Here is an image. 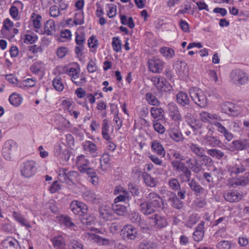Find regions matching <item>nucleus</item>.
<instances>
[{
  "mask_svg": "<svg viewBox=\"0 0 249 249\" xmlns=\"http://www.w3.org/2000/svg\"><path fill=\"white\" fill-rule=\"evenodd\" d=\"M37 170V163L33 160H25L20 165V175L24 178L33 177L36 174Z\"/></svg>",
  "mask_w": 249,
  "mask_h": 249,
  "instance_id": "obj_2",
  "label": "nucleus"
},
{
  "mask_svg": "<svg viewBox=\"0 0 249 249\" xmlns=\"http://www.w3.org/2000/svg\"><path fill=\"white\" fill-rule=\"evenodd\" d=\"M156 208L148 201H145L140 205V210L144 215H148L155 213Z\"/></svg>",
  "mask_w": 249,
  "mask_h": 249,
  "instance_id": "obj_26",
  "label": "nucleus"
},
{
  "mask_svg": "<svg viewBox=\"0 0 249 249\" xmlns=\"http://www.w3.org/2000/svg\"><path fill=\"white\" fill-rule=\"evenodd\" d=\"M60 221L69 227L72 228L75 225L74 223L71 221L70 217L68 216H62L60 218Z\"/></svg>",
  "mask_w": 249,
  "mask_h": 249,
  "instance_id": "obj_63",
  "label": "nucleus"
},
{
  "mask_svg": "<svg viewBox=\"0 0 249 249\" xmlns=\"http://www.w3.org/2000/svg\"><path fill=\"white\" fill-rule=\"evenodd\" d=\"M54 153L56 157L66 161L68 160L70 157L69 152L67 149V146L63 142L55 145Z\"/></svg>",
  "mask_w": 249,
  "mask_h": 249,
  "instance_id": "obj_10",
  "label": "nucleus"
},
{
  "mask_svg": "<svg viewBox=\"0 0 249 249\" xmlns=\"http://www.w3.org/2000/svg\"><path fill=\"white\" fill-rule=\"evenodd\" d=\"M249 182V179L247 177H242L239 178L229 179L228 180L229 185L234 187L235 186L242 185L245 186Z\"/></svg>",
  "mask_w": 249,
  "mask_h": 249,
  "instance_id": "obj_31",
  "label": "nucleus"
},
{
  "mask_svg": "<svg viewBox=\"0 0 249 249\" xmlns=\"http://www.w3.org/2000/svg\"><path fill=\"white\" fill-rule=\"evenodd\" d=\"M213 131L208 127H207L205 130L200 131L202 144L211 148L220 147L222 143V142L218 137L213 136Z\"/></svg>",
  "mask_w": 249,
  "mask_h": 249,
  "instance_id": "obj_1",
  "label": "nucleus"
},
{
  "mask_svg": "<svg viewBox=\"0 0 249 249\" xmlns=\"http://www.w3.org/2000/svg\"><path fill=\"white\" fill-rule=\"evenodd\" d=\"M177 101L179 105L184 107L189 105L190 100L186 93L180 91L177 94Z\"/></svg>",
  "mask_w": 249,
  "mask_h": 249,
  "instance_id": "obj_35",
  "label": "nucleus"
},
{
  "mask_svg": "<svg viewBox=\"0 0 249 249\" xmlns=\"http://www.w3.org/2000/svg\"><path fill=\"white\" fill-rule=\"evenodd\" d=\"M170 137L176 142H180L183 141L184 138L181 132L175 128H173L169 131Z\"/></svg>",
  "mask_w": 249,
  "mask_h": 249,
  "instance_id": "obj_36",
  "label": "nucleus"
},
{
  "mask_svg": "<svg viewBox=\"0 0 249 249\" xmlns=\"http://www.w3.org/2000/svg\"><path fill=\"white\" fill-rule=\"evenodd\" d=\"M174 69L177 74L180 78H183L188 73V68L186 63L184 61L178 60L173 66Z\"/></svg>",
  "mask_w": 249,
  "mask_h": 249,
  "instance_id": "obj_20",
  "label": "nucleus"
},
{
  "mask_svg": "<svg viewBox=\"0 0 249 249\" xmlns=\"http://www.w3.org/2000/svg\"><path fill=\"white\" fill-rule=\"evenodd\" d=\"M225 199L230 202L238 201L242 198V195L236 191H231L225 193L224 195Z\"/></svg>",
  "mask_w": 249,
  "mask_h": 249,
  "instance_id": "obj_29",
  "label": "nucleus"
},
{
  "mask_svg": "<svg viewBox=\"0 0 249 249\" xmlns=\"http://www.w3.org/2000/svg\"><path fill=\"white\" fill-rule=\"evenodd\" d=\"M230 80L234 84L243 85L249 81L248 75L243 71L239 69L233 70L230 73Z\"/></svg>",
  "mask_w": 249,
  "mask_h": 249,
  "instance_id": "obj_5",
  "label": "nucleus"
},
{
  "mask_svg": "<svg viewBox=\"0 0 249 249\" xmlns=\"http://www.w3.org/2000/svg\"><path fill=\"white\" fill-rule=\"evenodd\" d=\"M53 247L55 249H64L65 243L63 237L61 235L55 236L51 239Z\"/></svg>",
  "mask_w": 249,
  "mask_h": 249,
  "instance_id": "obj_32",
  "label": "nucleus"
},
{
  "mask_svg": "<svg viewBox=\"0 0 249 249\" xmlns=\"http://www.w3.org/2000/svg\"><path fill=\"white\" fill-rule=\"evenodd\" d=\"M249 148V141L247 139H239L233 141L229 145L231 151H241Z\"/></svg>",
  "mask_w": 249,
  "mask_h": 249,
  "instance_id": "obj_16",
  "label": "nucleus"
},
{
  "mask_svg": "<svg viewBox=\"0 0 249 249\" xmlns=\"http://www.w3.org/2000/svg\"><path fill=\"white\" fill-rule=\"evenodd\" d=\"M80 220L83 225L87 226V227L91 226L94 223L95 217L92 215H88L83 214L81 216ZM89 228V227H88Z\"/></svg>",
  "mask_w": 249,
  "mask_h": 249,
  "instance_id": "obj_40",
  "label": "nucleus"
},
{
  "mask_svg": "<svg viewBox=\"0 0 249 249\" xmlns=\"http://www.w3.org/2000/svg\"><path fill=\"white\" fill-rule=\"evenodd\" d=\"M191 151L198 157L203 156L205 153L204 148L199 146L198 145L195 143H192L190 146Z\"/></svg>",
  "mask_w": 249,
  "mask_h": 249,
  "instance_id": "obj_45",
  "label": "nucleus"
},
{
  "mask_svg": "<svg viewBox=\"0 0 249 249\" xmlns=\"http://www.w3.org/2000/svg\"><path fill=\"white\" fill-rule=\"evenodd\" d=\"M207 153L210 156L218 160L221 159L224 156V152L220 150L215 148L208 149Z\"/></svg>",
  "mask_w": 249,
  "mask_h": 249,
  "instance_id": "obj_41",
  "label": "nucleus"
},
{
  "mask_svg": "<svg viewBox=\"0 0 249 249\" xmlns=\"http://www.w3.org/2000/svg\"><path fill=\"white\" fill-rule=\"evenodd\" d=\"M112 45L114 51L119 52L121 51V40L118 37H114L112 39Z\"/></svg>",
  "mask_w": 249,
  "mask_h": 249,
  "instance_id": "obj_56",
  "label": "nucleus"
},
{
  "mask_svg": "<svg viewBox=\"0 0 249 249\" xmlns=\"http://www.w3.org/2000/svg\"><path fill=\"white\" fill-rule=\"evenodd\" d=\"M204 225V222L201 221L193 232V238L195 241L199 242L202 240L205 232Z\"/></svg>",
  "mask_w": 249,
  "mask_h": 249,
  "instance_id": "obj_25",
  "label": "nucleus"
},
{
  "mask_svg": "<svg viewBox=\"0 0 249 249\" xmlns=\"http://www.w3.org/2000/svg\"><path fill=\"white\" fill-rule=\"evenodd\" d=\"M200 120L205 123H209L213 125L215 122L223 121L220 116L216 114H212L206 111H202L199 113Z\"/></svg>",
  "mask_w": 249,
  "mask_h": 249,
  "instance_id": "obj_17",
  "label": "nucleus"
},
{
  "mask_svg": "<svg viewBox=\"0 0 249 249\" xmlns=\"http://www.w3.org/2000/svg\"><path fill=\"white\" fill-rule=\"evenodd\" d=\"M227 169L231 176L244 172L246 171L244 160L237 159L231 164L227 166Z\"/></svg>",
  "mask_w": 249,
  "mask_h": 249,
  "instance_id": "obj_8",
  "label": "nucleus"
},
{
  "mask_svg": "<svg viewBox=\"0 0 249 249\" xmlns=\"http://www.w3.org/2000/svg\"><path fill=\"white\" fill-rule=\"evenodd\" d=\"M160 52L168 59L172 58L175 55V52L172 49L166 47L161 48Z\"/></svg>",
  "mask_w": 249,
  "mask_h": 249,
  "instance_id": "obj_49",
  "label": "nucleus"
},
{
  "mask_svg": "<svg viewBox=\"0 0 249 249\" xmlns=\"http://www.w3.org/2000/svg\"><path fill=\"white\" fill-rule=\"evenodd\" d=\"M82 146L85 151L90 153H96L98 150L97 146L92 142L86 141L83 142Z\"/></svg>",
  "mask_w": 249,
  "mask_h": 249,
  "instance_id": "obj_37",
  "label": "nucleus"
},
{
  "mask_svg": "<svg viewBox=\"0 0 249 249\" xmlns=\"http://www.w3.org/2000/svg\"><path fill=\"white\" fill-rule=\"evenodd\" d=\"M13 216L16 221L18 222L22 225L27 228L31 227L30 224L19 213L14 212Z\"/></svg>",
  "mask_w": 249,
  "mask_h": 249,
  "instance_id": "obj_44",
  "label": "nucleus"
},
{
  "mask_svg": "<svg viewBox=\"0 0 249 249\" xmlns=\"http://www.w3.org/2000/svg\"><path fill=\"white\" fill-rule=\"evenodd\" d=\"M147 65L149 71L154 73H160L164 67V62L160 59L153 57L148 60Z\"/></svg>",
  "mask_w": 249,
  "mask_h": 249,
  "instance_id": "obj_12",
  "label": "nucleus"
},
{
  "mask_svg": "<svg viewBox=\"0 0 249 249\" xmlns=\"http://www.w3.org/2000/svg\"><path fill=\"white\" fill-rule=\"evenodd\" d=\"M3 249H21L18 242L12 238L4 240L2 242Z\"/></svg>",
  "mask_w": 249,
  "mask_h": 249,
  "instance_id": "obj_28",
  "label": "nucleus"
},
{
  "mask_svg": "<svg viewBox=\"0 0 249 249\" xmlns=\"http://www.w3.org/2000/svg\"><path fill=\"white\" fill-rule=\"evenodd\" d=\"M158 244L154 240H143L139 245V249H158Z\"/></svg>",
  "mask_w": 249,
  "mask_h": 249,
  "instance_id": "obj_33",
  "label": "nucleus"
},
{
  "mask_svg": "<svg viewBox=\"0 0 249 249\" xmlns=\"http://www.w3.org/2000/svg\"><path fill=\"white\" fill-rule=\"evenodd\" d=\"M86 237L88 239L91 240L93 242L97 244L99 246H107L110 244V241L108 239L103 237L99 235L91 233H87L86 234Z\"/></svg>",
  "mask_w": 249,
  "mask_h": 249,
  "instance_id": "obj_19",
  "label": "nucleus"
},
{
  "mask_svg": "<svg viewBox=\"0 0 249 249\" xmlns=\"http://www.w3.org/2000/svg\"><path fill=\"white\" fill-rule=\"evenodd\" d=\"M44 33L47 35H52L55 30L54 21L52 19L47 21L44 24Z\"/></svg>",
  "mask_w": 249,
  "mask_h": 249,
  "instance_id": "obj_38",
  "label": "nucleus"
},
{
  "mask_svg": "<svg viewBox=\"0 0 249 249\" xmlns=\"http://www.w3.org/2000/svg\"><path fill=\"white\" fill-rule=\"evenodd\" d=\"M146 198L156 209H163L164 203L159 194L154 192L150 193L146 196Z\"/></svg>",
  "mask_w": 249,
  "mask_h": 249,
  "instance_id": "obj_11",
  "label": "nucleus"
},
{
  "mask_svg": "<svg viewBox=\"0 0 249 249\" xmlns=\"http://www.w3.org/2000/svg\"><path fill=\"white\" fill-rule=\"evenodd\" d=\"M9 101L11 105L18 107L22 103V98L20 95L14 93L10 96Z\"/></svg>",
  "mask_w": 249,
  "mask_h": 249,
  "instance_id": "obj_43",
  "label": "nucleus"
},
{
  "mask_svg": "<svg viewBox=\"0 0 249 249\" xmlns=\"http://www.w3.org/2000/svg\"><path fill=\"white\" fill-rule=\"evenodd\" d=\"M171 203V205L175 208L180 209L183 207V203L177 196L175 194H172V196L169 200Z\"/></svg>",
  "mask_w": 249,
  "mask_h": 249,
  "instance_id": "obj_46",
  "label": "nucleus"
},
{
  "mask_svg": "<svg viewBox=\"0 0 249 249\" xmlns=\"http://www.w3.org/2000/svg\"><path fill=\"white\" fill-rule=\"evenodd\" d=\"M189 93L196 104L201 107H205L208 105V99L205 92L197 88H191Z\"/></svg>",
  "mask_w": 249,
  "mask_h": 249,
  "instance_id": "obj_4",
  "label": "nucleus"
},
{
  "mask_svg": "<svg viewBox=\"0 0 249 249\" xmlns=\"http://www.w3.org/2000/svg\"><path fill=\"white\" fill-rule=\"evenodd\" d=\"M168 184L170 187L175 191L178 190L180 187L178 179L176 178H172L170 179L169 180Z\"/></svg>",
  "mask_w": 249,
  "mask_h": 249,
  "instance_id": "obj_61",
  "label": "nucleus"
},
{
  "mask_svg": "<svg viewBox=\"0 0 249 249\" xmlns=\"http://www.w3.org/2000/svg\"><path fill=\"white\" fill-rule=\"evenodd\" d=\"M224 122H225V123H224V124H225L226 123L229 124L228 128L230 130L233 132L238 130L239 127L237 123L229 120H225Z\"/></svg>",
  "mask_w": 249,
  "mask_h": 249,
  "instance_id": "obj_58",
  "label": "nucleus"
},
{
  "mask_svg": "<svg viewBox=\"0 0 249 249\" xmlns=\"http://www.w3.org/2000/svg\"><path fill=\"white\" fill-rule=\"evenodd\" d=\"M213 125L217 128V130L220 133L223 135L224 138L228 141H231L233 138V135L229 131L228 128H226L223 124L218 122H215L213 123Z\"/></svg>",
  "mask_w": 249,
  "mask_h": 249,
  "instance_id": "obj_23",
  "label": "nucleus"
},
{
  "mask_svg": "<svg viewBox=\"0 0 249 249\" xmlns=\"http://www.w3.org/2000/svg\"><path fill=\"white\" fill-rule=\"evenodd\" d=\"M67 170L66 168H61L59 170L58 178L63 182L67 183Z\"/></svg>",
  "mask_w": 249,
  "mask_h": 249,
  "instance_id": "obj_60",
  "label": "nucleus"
},
{
  "mask_svg": "<svg viewBox=\"0 0 249 249\" xmlns=\"http://www.w3.org/2000/svg\"><path fill=\"white\" fill-rule=\"evenodd\" d=\"M146 100L149 104L155 106H158L160 104V102L157 98L154 96L151 93H147L146 94Z\"/></svg>",
  "mask_w": 249,
  "mask_h": 249,
  "instance_id": "obj_54",
  "label": "nucleus"
},
{
  "mask_svg": "<svg viewBox=\"0 0 249 249\" xmlns=\"http://www.w3.org/2000/svg\"><path fill=\"white\" fill-rule=\"evenodd\" d=\"M185 162L190 170L195 173H198L202 169V165L198 162V160L196 158H188Z\"/></svg>",
  "mask_w": 249,
  "mask_h": 249,
  "instance_id": "obj_22",
  "label": "nucleus"
},
{
  "mask_svg": "<svg viewBox=\"0 0 249 249\" xmlns=\"http://www.w3.org/2000/svg\"><path fill=\"white\" fill-rule=\"evenodd\" d=\"M167 112L171 119L175 122L179 123L182 120V116L178 108L174 103H170L167 106Z\"/></svg>",
  "mask_w": 249,
  "mask_h": 249,
  "instance_id": "obj_15",
  "label": "nucleus"
},
{
  "mask_svg": "<svg viewBox=\"0 0 249 249\" xmlns=\"http://www.w3.org/2000/svg\"><path fill=\"white\" fill-rule=\"evenodd\" d=\"M150 227L156 230L162 229L167 225L166 218L159 214H155L148 218Z\"/></svg>",
  "mask_w": 249,
  "mask_h": 249,
  "instance_id": "obj_7",
  "label": "nucleus"
},
{
  "mask_svg": "<svg viewBox=\"0 0 249 249\" xmlns=\"http://www.w3.org/2000/svg\"><path fill=\"white\" fill-rule=\"evenodd\" d=\"M152 81L159 91L163 92L170 90V85L164 78L160 76L154 77Z\"/></svg>",
  "mask_w": 249,
  "mask_h": 249,
  "instance_id": "obj_18",
  "label": "nucleus"
},
{
  "mask_svg": "<svg viewBox=\"0 0 249 249\" xmlns=\"http://www.w3.org/2000/svg\"><path fill=\"white\" fill-rule=\"evenodd\" d=\"M153 127L154 130L157 132L158 133L162 134L165 131V128L164 126L161 124L160 123L154 121L153 123Z\"/></svg>",
  "mask_w": 249,
  "mask_h": 249,
  "instance_id": "obj_62",
  "label": "nucleus"
},
{
  "mask_svg": "<svg viewBox=\"0 0 249 249\" xmlns=\"http://www.w3.org/2000/svg\"><path fill=\"white\" fill-rule=\"evenodd\" d=\"M112 210L119 215H124L127 211V208L124 205L114 203L112 206Z\"/></svg>",
  "mask_w": 249,
  "mask_h": 249,
  "instance_id": "obj_42",
  "label": "nucleus"
},
{
  "mask_svg": "<svg viewBox=\"0 0 249 249\" xmlns=\"http://www.w3.org/2000/svg\"><path fill=\"white\" fill-rule=\"evenodd\" d=\"M199 220V217L196 213L192 214L185 224V226L191 228Z\"/></svg>",
  "mask_w": 249,
  "mask_h": 249,
  "instance_id": "obj_51",
  "label": "nucleus"
},
{
  "mask_svg": "<svg viewBox=\"0 0 249 249\" xmlns=\"http://www.w3.org/2000/svg\"><path fill=\"white\" fill-rule=\"evenodd\" d=\"M150 112L153 117L156 119L162 116L163 110L161 108L152 107L150 109Z\"/></svg>",
  "mask_w": 249,
  "mask_h": 249,
  "instance_id": "obj_55",
  "label": "nucleus"
},
{
  "mask_svg": "<svg viewBox=\"0 0 249 249\" xmlns=\"http://www.w3.org/2000/svg\"><path fill=\"white\" fill-rule=\"evenodd\" d=\"M184 118L185 121L188 124H190L194 121V117L193 114V110L192 108L189 107H185L184 109Z\"/></svg>",
  "mask_w": 249,
  "mask_h": 249,
  "instance_id": "obj_50",
  "label": "nucleus"
},
{
  "mask_svg": "<svg viewBox=\"0 0 249 249\" xmlns=\"http://www.w3.org/2000/svg\"><path fill=\"white\" fill-rule=\"evenodd\" d=\"M53 85L55 89L58 91H62L64 88L62 78L59 76H57L54 78Z\"/></svg>",
  "mask_w": 249,
  "mask_h": 249,
  "instance_id": "obj_47",
  "label": "nucleus"
},
{
  "mask_svg": "<svg viewBox=\"0 0 249 249\" xmlns=\"http://www.w3.org/2000/svg\"><path fill=\"white\" fill-rule=\"evenodd\" d=\"M171 165L174 171L178 173V178L180 182L186 180L187 177L192 176V172L184 162L178 160H173Z\"/></svg>",
  "mask_w": 249,
  "mask_h": 249,
  "instance_id": "obj_3",
  "label": "nucleus"
},
{
  "mask_svg": "<svg viewBox=\"0 0 249 249\" xmlns=\"http://www.w3.org/2000/svg\"><path fill=\"white\" fill-rule=\"evenodd\" d=\"M117 196H118L114 199V203L128 201L130 198L129 193L128 191L124 193V194H120Z\"/></svg>",
  "mask_w": 249,
  "mask_h": 249,
  "instance_id": "obj_53",
  "label": "nucleus"
},
{
  "mask_svg": "<svg viewBox=\"0 0 249 249\" xmlns=\"http://www.w3.org/2000/svg\"><path fill=\"white\" fill-rule=\"evenodd\" d=\"M112 211V208L108 206H102L99 209L100 216L106 221L111 220L114 218Z\"/></svg>",
  "mask_w": 249,
  "mask_h": 249,
  "instance_id": "obj_24",
  "label": "nucleus"
},
{
  "mask_svg": "<svg viewBox=\"0 0 249 249\" xmlns=\"http://www.w3.org/2000/svg\"><path fill=\"white\" fill-rule=\"evenodd\" d=\"M238 108L233 103L226 102L221 104L220 110L222 113L232 116H236L239 113Z\"/></svg>",
  "mask_w": 249,
  "mask_h": 249,
  "instance_id": "obj_14",
  "label": "nucleus"
},
{
  "mask_svg": "<svg viewBox=\"0 0 249 249\" xmlns=\"http://www.w3.org/2000/svg\"><path fill=\"white\" fill-rule=\"evenodd\" d=\"M151 149L153 152L162 157L165 155V151L164 148L158 141H154L151 142Z\"/></svg>",
  "mask_w": 249,
  "mask_h": 249,
  "instance_id": "obj_34",
  "label": "nucleus"
},
{
  "mask_svg": "<svg viewBox=\"0 0 249 249\" xmlns=\"http://www.w3.org/2000/svg\"><path fill=\"white\" fill-rule=\"evenodd\" d=\"M142 178L146 186L150 187H155L156 186L157 181L155 178L151 177L150 175L147 173H144L142 175Z\"/></svg>",
  "mask_w": 249,
  "mask_h": 249,
  "instance_id": "obj_39",
  "label": "nucleus"
},
{
  "mask_svg": "<svg viewBox=\"0 0 249 249\" xmlns=\"http://www.w3.org/2000/svg\"><path fill=\"white\" fill-rule=\"evenodd\" d=\"M128 218L130 221L134 224H137L140 222L141 217L139 213L137 211H130L128 215Z\"/></svg>",
  "mask_w": 249,
  "mask_h": 249,
  "instance_id": "obj_52",
  "label": "nucleus"
},
{
  "mask_svg": "<svg viewBox=\"0 0 249 249\" xmlns=\"http://www.w3.org/2000/svg\"><path fill=\"white\" fill-rule=\"evenodd\" d=\"M121 235L124 240H133L137 237L138 231L132 225H126L122 229Z\"/></svg>",
  "mask_w": 249,
  "mask_h": 249,
  "instance_id": "obj_9",
  "label": "nucleus"
},
{
  "mask_svg": "<svg viewBox=\"0 0 249 249\" xmlns=\"http://www.w3.org/2000/svg\"><path fill=\"white\" fill-rule=\"evenodd\" d=\"M231 243L228 240H223L218 242L216 245L217 249H231Z\"/></svg>",
  "mask_w": 249,
  "mask_h": 249,
  "instance_id": "obj_57",
  "label": "nucleus"
},
{
  "mask_svg": "<svg viewBox=\"0 0 249 249\" xmlns=\"http://www.w3.org/2000/svg\"><path fill=\"white\" fill-rule=\"evenodd\" d=\"M17 144L12 140H8L5 142L2 149V154L5 159L8 160H12L17 150Z\"/></svg>",
  "mask_w": 249,
  "mask_h": 249,
  "instance_id": "obj_6",
  "label": "nucleus"
},
{
  "mask_svg": "<svg viewBox=\"0 0 249 249\" xmlns=\"http://www.w3.org/2000/svg\"><path fill=\"white\" fill-rule=\"evenodd\" d=\"M70 249H84L83 245L77 241L72 240L69 245Z\"/></svg>",
  "mask_w": 249,
  "mask_h": 249,
  "instance_id": "obj_64",
  "label": "nucleus"
},
{
  "mask_svg": "<svg viewBox=\"0 0 249 249\" xmlns=\"http://www.w3.org/2000/svg\"><path fill=\"white\" fill-rule=\"evenodd\" d=\"M191 176H189V178L187 177L186 180L182 181L181 182H187L191 190L194 192L195 194L196 195L204 193V188L195 179H191Z\"/></svg>",
  "mask_w": 249,
  "mask_h": 249,
  "instance_id": "obj_21",
  "label": "nucleus"
},
{
  "mask_svg": "<svg viewBox=\"0 0 249 249\" xmlns=\"http://www.w3.org/2000/svg\"><path fill=\"white\" fill-rule=\"evenodd\" d=\"M89 160L84 155L78 156L76 158V165L80 172L85 171V168L89 166Z\"/></svg>",
  "mask_w": 249,
  "mask_h": 249,
  "instance_id": "obj_27",
  "label": "nucleus"
},
{
  "mask_svg": "<svg viewBox=\"0 0 249 249\" xmlns=\"http://www.w3.org/2000/svg\"><path fill=\"white\" fill-rule=\"evenodd\" d=\"M70 209L75 214L81 216L86 214L88 211V206L83 202L77 200L73 201L70 204Z\"/></svg>",
  "mask_w": 249,
  "mask_h": 249,
  "instance_id": "obj_13",
  "label": "nucleus"
},
{
  "mask_svg": "<svg viewBox=\"0 0 249 249\" xmlns=\"http://www.w3.org/2000/svg\"><path fill=\"white\" fill-rule=\"evenodd\" d=\"M69 74L71 76V80L73 83H74L77 86H80L81 85V82L75 81L76 78L75 76H77V70L75 68H70L68 71Z\"/></svg>",
  "mask_w": 249,
  "mask_h": 249,
  "instance_id": "obj_59",
  "label": "nucleus"
},
{
  "mask_svg": "<svg viewBox=\"0 0 249 249\" xmlns=\"http://www.w3.org/2000/svg\"><path fill=\"white\" fill-rule=\"evenodd\" d=\"M31 19L34 27L36 29H39L41 26V16L34 13L32 14Z\"/></svg>",
  "mask_w": 249,
  "mask_h": 249,
  "instance_id": "obj_48",
  "label": "nucleus"
},
{
  "mask_svg": "<svg viewBox=\"0 0 249 249\" xmlns=\"http://www.w3.org/2000/svg\"><path fill=\"white\" fill-rule=\"evenodd\" d=\"M83 198L91 203H97L99 202V198L98 196L92 191L87 190L82 195Z\"/></svg>",
  "mask_w": 249,
  "mask_h": 249,
  "instance_id": "obj_30",
  "label": "nucleus"
}]
</instances>
